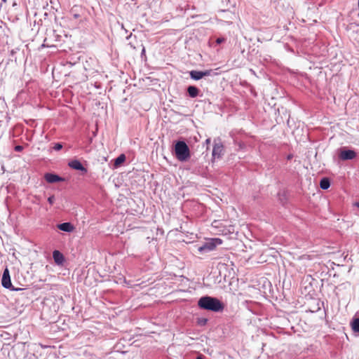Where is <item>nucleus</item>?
<instances>
[{
	"mask_svg": "<svg viewBox=\"0 0 359 359\" xmlns=\"http://www.w3.org/2000/svg\"><path fill=\"white\" fill-rule=\"evenodd\" d=\"M198 306L203 309L218 312L222 311L224 306L217 298L211 297H203L198 302Z\"/></svg>",
	"mask_w": 359,
	"mask_h": 359,
	"instance_id": "f257e3e1",
	"label": "nucleus"
},
{
	"mask_svg": "<svg viewBox=\"0 0 359 359\" xmlns=\"http://www.w3.org/2000/svg\"><path fill=\"white\" fill-rule=\"evenodd\" d=\"M1 284L6 289H10L12 291H20L22 290V288L15 287L14 286H13L11 280L9 270L8 269V268H6L5 270L4 271L1 279Z\"/></svg>",
	"mask_w": 359,
	"mask_h": 359,
	"instance_id": "7ed1b4c3",
	"label": "nucleus"
},
{
	"mask_svg": "<svg viewBox=\"0 0 359 359\" xmlns=\"http://www.w3.org/2000/svg\"><path fill=\"white\" fill-rule=\"evenodd\" d=\"M205 142L208 144L210 143V139H207Z\"/></svg>",
	"mask_w": 359,
	"mask_h": 359,
	"instance_id": "5701e85b",
	"label": "nucleus"
},
{
	"mask_svg": "<svg viewBox=\"0 0 359 359\" xmlns=\"http://www.w3.org/2000/svg\"><path fill=\"white\" fill-rule=\"evenodd\" d=\"M69 166L72 169L87 172L86 168H85L83 165L81 164V163L78 160H74L70 161L69 163Z\"/></svg>",
	"mask_w": 359,
	"mask_h": 359,
	"instance_id": "423d86ee",
	"label": "nucleus"
},
{
	"mask_svg": "<svg viewBox=\"0 0 359 359\" xmlns=\"http://www.w3.org/2000/svg\"><path fill=\"white\" fill-rule=\"evenodd\" d=\"M215 248H215V244H214L212 243V241H211V239H210L204 245H203L202 246L199 247L198 250L199 252H203V251H205V250L212 251V250H214Z\"/></svg>",
	"mask_w": 359,
	"mask_h": 359,
	"instance_id": "6e6552de",
	"label": "nucleus"
},
{
	"mask_svg": "<svg viewBox=\"0 0 359 359\" xmlns=\"http://www.w3.org/2000/svg\"><path fill=\"white\" fill-rule=\"evenodd\" d=\"M190 76L192 79L199 80L203 77V72L193 70L190 72Z\"/></svg>",
	"mask_w": 359,
	"mask_h": 359,
	"instance_id": "f8f14e48",
	"label": "nucleus"
},
{
	"mask_svg": "<svg viewBox=\"0 0 359 359\" xmlns=\"http://www.w3.org/2000/svg\"><path fill=\"white\" fill-rule=\"evenodd\" d=\"M299 259H306V260H310L311 259V257L310 255H304L302 256H300L299 257Z\"/></svg>",
	"mask_w": 359,
	"mask_h": 359,
	"instance_id": "a211bd4d",
	"label": "nucleus"
},
{
	"mask_svg": "<svg viewBox=\"0 0 359 359\" xmlns=\"http://www.w3.org/2000/svg\"><path fill=\"white\" fill-rule=\"evenodd\" d=\"M58 229L61 231L66 232H71L74 230L73 225L69 222H65L57 226Z\"/></svg>",
	"mask_w": 359,
	"mask_h": 359,
	"instance_id": "9d476101",
	"label": "nucleus"
},
{
	"mask_svg": "<svg viewBox=\"0 0 359 359\" xmlns=\"http://www.w3.org/2000/svg\"><path fill=\"white\" fill-rule=\"evenodd\" d=\"M212 72V69L205 70V71L203 72V76H210V75H211Z\"/></svg>",
	"mask_w": 359,
	"mask_h": 359,
	"instance_id": "f3484780",
	"label": "nucleus"
},
{
	"mask_svg": "<svg viewBox=\"0 0 359 359\" xmlns=\"http://www.w3.org/2000/svg\"><path fill=\"white\" fill-rule=\"evenodd\" d=\"M187 92L191 97H196L198 96L199 90L193 86H190L187 88Z\"/></svg>",
	"mask_w": 359,
	"mask_h": 359,
	"instance_id": "9b49d317",
	"label": "nucleus"
},
{
	"mask_svg": "<svg viewBox=\"0 0 359 359\" xmlns=\"http://www.w3.org/2000/svg\"><path fill=\"white\" fill-rule=\"evenodd\" d=\"M210 239L212 241V243L214 244H215V248L217 245H219L222 244V243H223L222 240L219 238H210Z\"/></svg>",
	"mask_w": 359,
	"mask_h": 359,
	"instance_id": "dca6fc26",
	"label": "nucleus"
},
{
	"mask_svg": "<svg viewBox=\"0 0 359 359\" xmlns=\"http://www.w3.org/2000/svg\"><path fill=\"white\" fill-rule=\"evenodd\" d=\"M175 153L176 158L180 161H185L190 157L189 148L183 141H179L175 144Z\"/></svg>",
	"mask_w": 359,
	"mask_h": 359,
	"instance_id": "f03ea898",
	"label": "nucleus"
},
{
	"mask_svg": "<svg viewBox=\"0 0 359 359\" xmlns=\"http://www.w3.org/2000/svg\"><path fill=\"white\" fill-rule=\"evenodd\" d=\"M355 205H356L358 208H359V203H355Z\"/></svg>",
	"mask_w": 359,
	"mask_h": 359,
	"instance_id": "b1692460",
	"label": "nucleus"
},
{
	"mask_svg": "<svg viewBox=\"0 0 359 359\" xmlns=\"http://www.w3.org/2000/svg\"><path fill=\"white\" fill-rule=\"evenodd\" d=\"M14 149H15V151L20 152V151H22L23 147H22V146L17 145V146L15 147Z\"/></svg>",
	"mask_w": 359,
	"mask_h": 359,
	"instance_id": "412c9836",
	"label": "nucleus"
},
{
	"mask_svg": "<svg viewBox=\"0 0 359 359\" xmlns=\"http://www.w3.org/2000/svg\"><path fill=\"white\" fill-rule=\"evenodd\" d=\"M62 145L60 143H57L55 144V145L54 146V149L56 150V151H59L62 149Z\"/></svg>",
	"mask_w": 359,
	"mask_h": 359,
	"instance_id": "6ab92c4d",
	"label": "nucleus"
},
{
	"mask_svg": "<svg viewBox=\"0 0 359 359\" xmlns=\"http://www.w3.org/2000/svg\"><path fill=\"white\" fill-rule=\"evenodd\" d=\"M330 186V182L328 178H323L320 182V187L322 189H327Z\"/></svg>",
	"mask_w": 359,
	"mask_h": 359,
	"instance_id": "4468645a",
	"label": "nucleus"
},
{
	"mask_svg": "<svg viewBox=\"0 0 359 359\" xmlns=\"http://www.w3.org/2000/svg\"><path fill=\"white\" fill-rule=\"evenodd\" d=\"M48 201L50 205H53L55 201V196H51L48 198Z\"/></svg>",
	"mask_w": 359,
	"mask_h": 359,
	"instance_id": "aec40b11",
	"label": "nucleus"
},
{
	"mask_svg": "<svg viewBox=\"0 0 359 359\" xmlns=\"http://www.w3.org/2000/svg\"><path fill=\"white\" fill-rule=\"evenodd\" d=\"M126 161V156L124 154L119 155L114 161V167L118 168Z\"/></svg>",
	"mask_w": 359,
	"mask_h": 359,
	"instance_id": "ddd939ff",
	"label": "nucleus"
},
{
	"mask_svg": "<svg viewBox=\"0 0 359 359\" xmlns=\"http://www.w3.org/2000/svg\"><path fill=\"white\" fill-rule=\"evenodd\" d=\"M225 41L224 38H217L216 40L217 43L219 44Z\"/></svg>",
	"mask_w": 359,
	"mask_h": 359,
	"instance_id": "4be33fe9",
	"label": "nucleus"
},
{
	"mask_svg": "<svg viewBox=\"0 0 359 359\" xmlns=\"http://www.w3.org/2000/svg\"><path fill=\"white\" fill-rule=\"evenodd\" d=\"M352 329L354 332H359V318H356L353 321Z\"/></svg>",
	"mask_w": 359,
	"mask_h": 359,
	"instance_id": "2eb2a0df",
	"label": "nucleus"
},
{
	"mask_svg": "<svg viewBox=\"0 0 359 359\" xmlns=\"http://www.w3.org/2000/svg\"><path fill=\"white\" fill-rule=\"evenodd\" d=\"M223 151H224L223 144L220 142H215L214 146H213V149H212L213 158H220L223 154Z\"/></svg>",
	"mask_w": 359,
	"mask_h": 359,
	"instance_id": "39448f33",
	"label": "nucleus"
},
{
	"mask_svg": "<svg viewBox=\"0 0 359 359\" xmlns=\"http://www.w3.org/2000/svg\"><path fill=\"white\" fill-rule=\"evenodd\" d=\"M3 2L6 3L7 0H2Z\"/></svg>",
	"mask_w": 359,
	"mask_h": 359,
	"instance_id": "393cba45",
	"label": "nucleus"
},
{
	"mask_svg": "<svg viewBox=\"0 0 359 359\" xmlns=\"http://www.w3.org/2000/svg\"><path fill=\"white\" fill-rule=\"evenodd\" d=\"M356 153L353 150H341L339 154L341 160L346 161L355 158Z\"/></svg>",
	"mask_w": 359,
	"mask_h": 359,
	"instance_id": "20e7f679",
	"label": "nucleus"
},
{
	"mask_svg": "<svg viewBox=\"0 0 359 359\" xmlns=\"http://www.w3.org/2000/svg\"><path fill=\"white\" fill-rule=\"evenodd\" d=\"M44 178L48 183H55L64 181L63 178L59 177L57 175L51 173H46L44 176Z\"/></svg>",
	"mask_w": 359,
	"mask_h": 359,
	"instance_id": "0eeeda50",
	"label": "nucleus"
},
{
	"mask_svg": "<svg viewBox=\"0 0 359 359\" xmlns=\"http://www.w3.org/2000/svg\"><path fill=\"white\" fill-rule=\"evenodd\" d=\"M54 261L57 264H61L64 262L63 255L58 250H54L53 252Z\"/></svg>",
	"mask_w": 359,
	"mask_h": 359,
	"instance_id": "1a4fd4ad",
	"label": "nucleus"
}]
</instances>
